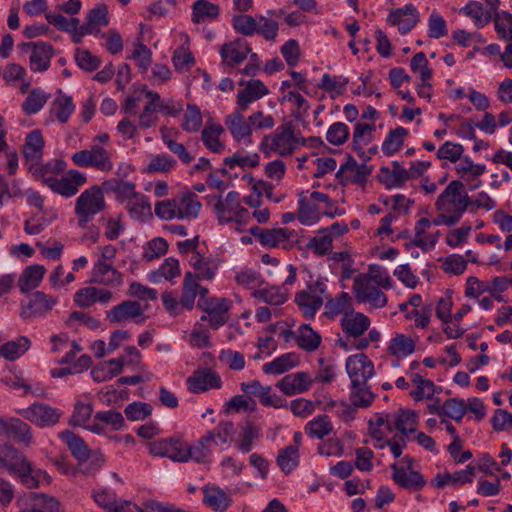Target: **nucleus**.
<instances>
[{
    "label": "nucleus",
    "instance_id": "1",
    "mask_svg": "<svg viewBox=\"0 0 512 512\" xmlns=\"http://www.w3.org/2000/svg\"><path fill=\"white\" fill-rule=\"evenodd\" d=\"M306 143L307 139L302 136L301 132L291 121H287L274 131L264 135L259 144V150L265 157H289Z\"/></svg>",
    "mask_w": 512,
    "mask_h": 512
},
{
    "label": "nucleus",
    "instance_id": "2",
    "mask_svg": "<svg viewBox=\"0 0 512 512\" xmlns=\"http://www.w3.org/2000/svg\"><path fill=\"white\" fill-rule=\"evenodd\" d=\"M2 471L17 476L28 488H36L40 483L50 482L46 472L34 470L25 455L8 444H0V472Z\"/></svg>",
    "mask_w": 512,
    "mask_h": 512
},
{
    "label": "nucleus",
    "instance_id": "3",
    "mask_svg": "<svg viewBox=\"0 0 512 512\" xmlns=\"http://www.w3.org/2000/svg\"><path fill=\"white\" fill-rule=\"evenodd\" d=\"M213 210L221 225L234 223L235 230L239 232L248 231V227L251 226L250 212L241 205L240 194L236 191L217 197Z\"/></svg>",
    "mask_w": 512,
    "mask_h": 512
},
{
    "label": "nucleus",
    "instance_id": "4",
    "mask_svg": "<svg viewBox=\"0 0 512 512\" xmlns=\"http://www.w3.org/2000/svg\"><path fill=\"white\" fill-rule=\"evenodd\" d=\"M104 191L103 186L93 185L76 198L74 213L78 227L86 228L96 215L105 210Z\"/></svg>",
    "mask_w": 512,
    "mask_h": 512
},
{
    "label": "nucleus",
    "instance_id": "5",
    "mask_svg": "<svg viewBox=\"0 0 512 512\" xmlns=\"http://www.w3.org/2000/svg\"><path fill=\"white\" fill-rule=\"evenodd\" d=\"M471 204L470 197L463 194V183L451 181L435 202L437 212H443L457 224Z\"/></svg>",
    "mask_w": 512,
    "mask_h": 512
},
{
    "label": "nucleus",
    "instance_id": "6",
    "mask_svg": "<svg viewBox=\"0 0 512 512\" xmlns=\"http://www.w3.org/2000/svg\"><path fill=\"white\" fill-rule=\"evenodd\" d=\"M248 232L265 247L290 250L299 242V233L287 227L274 226L261 228L257 225L248 227Z\"/></svg>",
    "mask_w": 512,
    "mask_h": 512
},
{
    "label": "nucleus",
    "instance_id": "7",
    "mask_svg": "<svg viewBox=\"0 0 512 512\" xmlns=\"http://www.w3.org/2000/svg\"><path fill=\"white\" fill-rule=\"evenodd\" d=\"M327 281L318 277L303 290L295 294L294 302L307 319H313L327 300Z\"/></svg>",
    "mask_w": 512,
    "mask_h": 512
},
{
    "label": "nucleus",
    "instance_id": "8",
    "mask_svg": "<svg viewBox=\"0 0 512 512\" xmlns=\"http://www.w3.org/2000/svg\"><path fill=\"white\" fill-rule=\"evenodd\" d=\"M87 183V177L84 173L71 169L61 178L44 177V184L54 193L63 197L70 198L75 196L79 188Z\"/></svg>",
    "mask_w": 512,
    "mask_h": 512
},
{
    "label": "nucleus",
    "instance_id": "9",
    "mask_svg": "<svg viewBox=\"0 0 512 512\" xmlns=\"http://www.w3.org/2000/svg\"><path fill=\"white\" fill-rule=\"evenodd\" d=\"M198 306L205 313L201 316V321H207L212 329H218L223 326L229 318L230 301L226 298H206L198 301Z\"/></svg>",
    "mask_w": 512,
    "mask_h": 512
},
{
    "label": "nucleus",
    "instance_id": "10",
    "mask_svg": "<svg viewBox=\"0 0 512 512\" xmlns=\"http://www.w3.org/2000/svg\"><path fill=\"white\" fill-rule=\"evenodd\" d=\"M72 161L79 167H93L102 172L113 169L110 153L100 145H93L90 149H83L72 155Z\"/></svg>",
    "mask_w": 512,
    "mask_h": 512
},
{
    "label": "nucleus",
    "instance_id": "11",
    "mask_svg": "<svg viewBox=\"0 0 512 512\" xmlns=\"http://www.w3.org/2000/svg\"><path fill=\"white\" fill-rule=\"evenodd\" d=\"M17 413L40 428L56 425L63 414L58 408L41 402H35Z\"/></svg>",
    "mask_w": 512,
    "mask_h": 512
},
{
    "label": "nucleus",
    "instance_id": "12",
    "mask_svg": "<svg viewBox=\"0 0 512 512\" xmlns=\"http://www.w3.org/2000/svg\"><path fill=\"white\" fill-rule=\"evenodd\" d=\"M57 303L58 297L36 291L30 294L25 302L21 303L20 316L23 319L45 317Z\"/></svg>",
    "mask_w": 512,
    "mask_h": 512
},
{
    "label": "nucleus",
    "instance_id": "13",
    "mask_svg": "<svg viewBox=\"0 0 512 512\" xmlns=\"http://www.w3.org/2000/svg\"><path fill=\"white\" fill-rule=\"evenodd\" d=\"M353 289L355 292L356 300L359 303L368 304L371 309H381L387 304V296L381 290L369 282L368 278L357 276L353 282Z\"/></svg>",
    "mask_w": 512,
    "mask_h": 512
},
{
    "label": "nucleus",
    "instance_id": "14",
    "mask_svg": "<svg viewBox=\"0 0 512 512\" xmlns=\"http://www.w3.org/2000/svg\"><path fill=\"white\" fill-rule=\"evenodd\" d=\"M244 112L246 110L236 107L233 112L225 117L224 124L235 142L248 146L253 143V130L249 117L245 118Z\"/></svg>",
    "mask_w": 512,
    "mask_h": 512
},
{
    "label": "nucleus",
    "instance_id": "15",
    "mask_svg": "<svg viewBox=\"0 0 512 512\" xmlns=\"http://www.w3.org/2000/svg\"><path fill=\"white\" fill-rule=\"evenodd\" d=\"M185 441L180 437H168L148 443L153 456L167 457L175 462H186Z\"/></svg>",
    "mask_w": 512,
    "mask_h": 512
},
{
    "label": "nucleus",
    "instance_id": "16",
    "mask_svg": "<svg viewBox=\"0 0 512 512\" xmlns=\"http://www.w3.org/2000/svg\"><path fill=\"white\" fill-rule=\"evenodd\" d=\"M23 50H30L29 68L34 73H42L49 69L54 56L52 45L43 42H31L22 44Z\"/></svg>",
    "mask_w": 512,
    "mask_h": 512
},
{
    "label": "nucleus",
    "instance_id": "17",
    "mask_svg": "<svg viewBox=\"0 0 512 512\" xmlns=\"http://www.w3.org/2000/svg\"><path fill=\"white\" fill-rule=\"evenodd\" d=\"M345 366L351 384H366L374 375L373 362L363 353L349 356Z\"/></svg>",
    "mask_w": 512,
    "mask_h": 512
},
{
    "label": "nucleus",
    "instance_id": "18",
    "mask_svg": "<svg viewBox=\"0 0 512 512\" xmlns=\"http://www.w3.org/2000/svg\"><path fill=\"white\" fill-rule=\"evenodd\" d=\"M340 325L346 336L344 340L351 344L352 341L358 340L364 335L369 329L371 321L365 314L351 310L342 316Z\"/></svg>",
    "mask_w": 512,
    "mask_h": 512
},
{
    "label": "nucleus",
    "instance_id": "19",
    "mask_svg": "<svg viewBox=\"0 0 512 512\" xmlns=\"http://www.w3.org/2000/svg\"><path fill=\"white\" fill-rule=\"evenodd\" d=\"M315 379L309 372L297 371L281 378L276 387L286 396L302 394L310 390Z\"/></svg>",
    "mask_w": 512,
    "mask_h": 512
},
{
    "label": "nucleus",
    "instance_id": "20",
    "mask_svg": "<svg viewBox=\"0 0 512 512\" xmlns=\"http://www.w3.org/2000/svg\"><path fill=\"white\" fill-rule=\"evenodd\" d=\"M390 469L392 470L393 481L401 488L409 491H419L426 484L424 477L418 471L409 467L393 463Z\"/></svg>",
    "mask_w": 512,
    "mask_h": 512
},
{
    "label": "nucleus",
    "instance_id": "21",
    "mask_svg": "<svg viewBox=\"0 0 512 512\" xmlns=\"http://www.w3.org/2000/svg\"><path fill=\"white\" fill-rule=\"evenodd\" d=\"M187 385L189 391L193 393H202L210 389H219L222 386L220 376L207 368L198 369L188 379Z\"/></svg>",
    "mask_w": 512,
    "mask_h": 512
},
{
    "label": "nucleus",
    "instance_id": "22",
    "mask_svg": "<svg viewBox=\"0 0 512 512\" xmlns=\"http://www.w3.org/2000/svg\"><path fill=\"white\" fill-rule=\"evenodd\" d=\"M387 21L393 26H397L401 34L410 32L419 21V12L412 4H407L402 8L395 9L388 15Z\"/></svg>",
    "mask_w": 512,
    "mask_h": 512
},
{
    "label": "nucleus",
    "instance_id": "23",
    "mask_svg": "<svg viewBox=\"0 0 512 512\" xmlns=\"http://www.w3.org/2000/svg\"><path fill=\"white\" fill-rule=\"evenodd\" d=\"M219 53L221 55L222 62L233 67L242 63L246 59L247 55L251 53V48L245 40L236 39L223 44Z\"/></svg>",
    "mask_w": 512,
    "mask_h": 512
},
{
    "label": "nucleus",
    "instance_id": "24",
    "mask_svg": "<svg viewBox=\"0 0 512 512\" xmlns=\"http://www.w3.org/2000/svg\"><path fill=\"white\" fill-rule=\"evenodd\" d=\"M91 282L109 287H119L123 284V274L113 264L94 263L91 270Z\"/></svg>",
    "mask_w": 512,
    "mask_h": 512
},
{
    "label": "nucleus",
    "instance_id": "25",
    "mask_svg": "<svg viewBox=\"0 0 512 512\" xmlns=\"http://www.w3.org/2000/svg\"><path fill=\"white\" fill-rule=\"evenodd\" d=\"M143 310L137 301L127 300L114 306L107 311V318L110 322L120 323L128 320H134L136 323L142 322Z\"/></svg>",
    "mask_w": 512,
    "mask_h": 512
},
{
    "label": "nucleus",
    "instance_id": "26",
    "mask_svg": "<svg viewBox=\"0 0 512 512\" xmlns=\"http://www.w3.org/2000/svg\"><path fill=\"white\" fill-rule=\"evenodd\" d=\"M202 492V503L215 512H225L232 504V498L219 486L206 485Z\"/></svg>",
    "mask_w": 512,
    "mask_h": 512
},
{
    "label": "nucleus",
    "instance_id": "27",
    "mask_svg": "<svg viewBox=\"0 0 512 512\" xmlns=\"http://www.w3.org/2000/svg\"><path fill=\"white\" fill-rule=\"evenodd\" d=\"M269 93L267 86L258 79L249 80L244 89L238 91L237 107L241 110H248L249 105Z\"/></svg>",
    "mask_w": 512,
    "mask_h": 512
},
{
    "label": "nucleus",
    "instance_id": "28",
    "mask_svg": "<svg viewBox=\"0 0 512 512\" xmlns=\"http://www.w3.org/2000/svg\"><path fill=\"white\" fill-rule=\"evenodd\" d=\"M416 348L415 341L408 335L397 333L387 344L386 351L390 356L397 360L393 362V366H399V359H403L414 353Z\"/></svg>",
    "mask_w": 512,
    "mask_h": 512
},
{
    "label": "nucleus",
    "instance_id": "29",
    "mask_svg": "<svg viewBox=\"0 0 512 512\" xmlns=\"http://www.w3.org/2000/svg\"><path fill=\"white\" fill-rule=\"evenodd\" d=\"M188 261L194 272L185 274H190L195 283H199L200 280L210 281L214 278L217 266L211 260L201 256L200 253H194L190 255Z\"/></svg>",
    "mask_w": 512,
    "mask_h": 512
},
{
    "label": "nucleus",
    "instance_id": "30",
    "mask_svg": "<svg viewBox=\"0 0 512 512\" xmlns=\"http://www.w3.org/2000/svg\"><path fill=\"white\" fill-rule=\"evenodd\" d=\"M208 293L207 288L195 283L190 274H185L182 295L179 299L184 310H192L196 297L199 296V300H204Z\"/></svg>",
    "mask_w": 512,
    "mask_h": 512
},
{
    "label": "nucleus",
    "instance_id": "31",
    "mask_svg": "<svg viewBox=\"0 0 512 512\" xmlns=\"http://www.w3.org/2000/svg\"><path fill=\"white\" fill-rule=\"evenodd\" d=\"M173 199L176 202L179 220H191L198 216L202 205L195 193L187 192Z\"/></svg>",
    "mask_w": 512,
    "mask_h": 512
},
{
    "label": "nucleus",
    "instance_id": "32",
    "mask_svg": "<svg viewBox=\"0 0 512 512\" xmlns=\"http://www.w3.org/2000/svg\"><path fill=\"white\" fill-rule=\"evenodd\" d=\"M455 170L463 180L474 182L469 189L475 190L481 186V181L477 179L485 172L486 167L482 164H475L469 157H464L457 163Z\"/></svg>",
    "mask_w": 512,
    "mask_h": 512
},
{
    "label": "nucleus",
    "instance_id": "33",
    "mask_svg": "<svg viewBox=\"0 0 512 512\" xmlns=\"http://www.w3.org/2000/svg\"><path fill=\"white\" fill-rule=\"evenodd\" d=\"M224 134L222 125L207 122L201 131V140L204 146L213 153H221L225 150V144L220 137Z\"/></svg>",
    "mask_w": 512,
    "mask_h": 512
},
{
    "label": "nucleus",
    "instance_id": "34",
    "mask_svg": "<svg viewBox=\"0 0 512 512\" xmlns=\"http://www.w3.org/2000/svg\"><path fill=\"white\" fill-rule=\"evenodd\" d=\"M103 189L107 192H113L116 200L126 205L138 193L135 190V184L129 181H123L116 178L104 181Z\"/></svg>",
    "mask_w": 512,
    "mask_h": 512
},
{
    "label": "nucleus",
    "instance_id": "35",
    "mask_svg": "<svg viewBox=\"0 0 512 512\" xmlns=\"http://www.w3.org/2000/svg\"><path fill=\"white\" fill-rule=\"evenodd\" d=\"M191 9V20L196 24L212 22L218 18L220 13L219 6L208 0H196Z\"/></svg>",
    "mask_w": 512,
    "mask_h": 512
},
{
    "label": "nucleus",
    "instance_id": "36",
    "mask_svg": "<svg viewBox=\"0 0 512 512\" xmlns=\"http://www.w3.org/2000/svg\"><path fill=\"white\" fill-rule=\"evenodd\" d=\"M181 274L179 261L173 257L164 260L162 265L148 273L147 278L151 283L158 284L163 280L171 281Z\"/></svg>",
    "mask_w": 512,
    "mask_h": 512
},
{
    "label": "nucleus",
    "instance_id": "37",
    "mask_svg": "<svg viewBox=\"0 0 512 512\" xmlns=\"http://www.w3.org/2000/svg\"><path fill=\"white\" fill-rule=\"evenodd\" d=\"M75 111V104L71 96L58 91L54 101L51 104L50 113L60 123H66Z\"/></svg>",
    "mask_w": 512,
    "mask_h": 512
},
{
    "label": "nucleus",
    "instance_id": "38",
    "mask_svg": "<svg viewBox=\"0 0 512 512\" xmlns=\"http://www.w3.org/2000/svg\"><path fill=\"white\" fill-rule=\"evenodd\" d=\"M392 166V169L388 167L381 168V181L388 188L402 187L408 180H410L408 170L402 167L398 161H393Z\"/></svg>",
    "mask_w": 512,
    "mask_h": 512
},
{
    "label": "nucleus",
    "instance_id": "39",
    "mask_svg": "<svg viewBox=\"0 0 512 512\" xmlns=\"http://www.w3.org/2000/svg\"><path fill=\"white\" fill-rule=\"evenodd\" d=\"M321 335L312 329L309 324H302L296 331V343L302 350L313 352L317 350L321 344Z\"/></svg>",
    "mask_w": 512,
    "mask_h": 512
},
{
    "label": "nucleus",
    "instance_id": "40",
    "mask_svg": "<svg viewBox=\"0 0 512 512\" xmlns=\"http://www.w3.org/2000/svg\"><path fill=\"white\" fill-rule=\"evenodd\" d=\"M234 434V425L231 421H221L219 424L206 435L204 440L212 446H229Z\"/></svg>",
    "mask_w": 512,
    "mask_h": 512
},
{
    "label": "nucleus",
    "instance_id": "41",
    "mask_svg": "<svg viewBox=\"0 0 512 512\" xmlns=\"http://www.w3.org/2000/svg\"><path fill=\"white\" fill-rule=\"evenodd\" d=\"M410 380L415 388L410 392L415 401L431 399L436 392L437 387L430 379L425 378L419 373H410Z\"/></svg>",
    "mask_w": 512,
    "mask_h": 512
},
{
    "label": "nucleus",
    "instance_id": "42",
    "mask_svg": "<svg viewBox=\"0 0 512 512\" xmlns=\"http://www.w3.org/2000/svg\"><path fill=\"white\" fill-rule=\"evenodd\" d=\"M298 363V355L291 352L280 355L271 362L265 363L262 369L266 374L279 375L293 369Z\"/></svg>",
    "mask_w": 512,
    "mask_h": 512
},
{
    "label": "nucleus",
    "instance_id": "43",
    "mask_svg": "<svg viewBox=\"0 0 512 512\" xmlns=\"http://www.w3.org/2000/svg\"><path fill=\"white\" fill-rule=\"evenodd\" d=\"M44 139L39 130H33L25 139L23 156L27 161H39L43 155Z\"/></svg>",
    "mask_w": 512,
    "mask_h": 512
},
{
    "label": "nucleus",
    "instance_id": "44",
    "mask_svg": "<svg viewBox=\"0 0 512 512\" xmlns=\"http://www.w3.org/2000/svg\"><path fill=\"white\" fill-rule=\"evenodd\" d=\"M125 208L130 217L135 220H145L152 216L150 199L139 192L125 205Z\"/></svg>",
    "mask_w": 512,
    "mask_h": 512
},
{
    "label": "nucleus",
    "instance_id": "45",
    "mask_svg": "<svg viewBox=\"0 0 512 512\" xmlns=\"http://www.w3.org/2000/svg\"><path fill=\"white\" fill-rule=\"evenodd\" d=\"M46 272V269L42 265H31L28 266L22 273L18 286L22 293H27L37 288Z\"/></svg>",
    "mask_w": 512,
    "mask_h": 512
},
{
    "label": "nucleus",
    "instance_id": "46",
    "mask_svg": "<svg viewBox=\"0 0 512 512\" xmlns=\"http://www.w3.org/2000/svg\"><path fill=\"white\" fill-rule=\"evenodd\" d=\"M459 13L471 18L477 28H483L492 18L491 10L485 9L478 1L468 2L459 10Z\"/></svg>",
    "mask_w": 512,
    "mask_h": 512
},
{
    "label": "nucleus",
    "instance_id": "47",
    "mask_svg": "<svg viewBox=\"0 0 512 512\" xmlns=\"http://www.w3.org/2000/svg\"><path fill=\"white\" fill-rule=\"evenodd\" d=\"M252 295L255 299L272 306L282 305L288 299L287 289L278 286L254 290Z\"/></svg>",
    "mask_w": 512,
    "mask_h": 512
},
{
    "label": "nucleus",
    "instance_id": "48",
    "mask_svg": "<svg viewBox=\"0 0 512 512\" xmlns=\"http://www.w3.org/2000/svg\"><path fill=\"white\" fill-rule=\"evenodd\" d=\"M56 216L54 211H38L24 222V231L29 235H38L52 223Z\"/></svg>",
    "mask_w": 512,
    "mask_h": 512
},
{
    "label": "nucleus",
    "instance_id": "49",
    "mask_svg": "<svg viewBox=\"0 0 512 512\" xmlns=\"http://www.w3.org/2000/svg\"><path fill=\"white\" fill-rule=\"evenodd\" d=\"M408 134L409 131L401 126L390 130L382 143V152L386 156H391L397 153L402 148Z\"/></svg>",
    "mask_w": 512,
    "mask_h": 512
},
{
    "label": "nucleus",
    "instance_id": "50",
    "mask_svg": "<svg viewBox=\"0 0 512 512\" xmlns=\"http://www.w3.org/2000/svg\"><path fill=\"white\" fill-rule=\"evenodd\" d=\"M370 172V169H368L366 165H358L356 161L351 160L340 166L336 173V177L342 179L344 174H347V179L358 184H363L366 182Z\"/></svg>",
    "mask_w": 512,
    "mask_h": 512
},
{
    "label": "nucleus",
    "instance_id": "51",
    "mask_svg": "<svg viewBox=\"0 0 512 512\" xmlns=\"http://www.w3.org/2000/svg\"><path fill=\"white\" fill-rule=\"evenodd\" d=\"M84 24L93 31L94 36H98L101 28L109 24L107 6L105 4H97L88 12Z\"/></svg>",
    "mask_w": 512,
    "mask_h": 512
},
{
    "label": "nucleus",
    "instance_id": "52",
    "mask_svg": "<svg viewBox=\"0 0 512 512\" xmlns=\"http://www.w3.org/2000/svg\"><path fill=\"white\" fill-rule=\"evenodd\" d=\"M60 438L79 461H85L88 459L90 450L82 438L69 430L62 431L60 433Z\"/></svg>",
    "mask_w": 512,
    "mask_h": 512
},
{
    "label": "nucleus",
    "instance_id": "53",
    "mask_svg": "<svg viewBox=\"0 0 512 512\" xmlns=\"http://www.w3.org/2000/svg\"><path fill=\"white\" fill-rule=\"evenodd\" d=\"M177 167V161L170 155L151 154L148 157L145 171L148 173H167Z\"/></svg>",
    "mask_w": 512,
    "mask_h": 512
},
{
    "label": "nucleus",
    "instance_id": "54",
    "mask_svg": "<svg viewBox=\"0 0 512 512\" xmlns=\"http://www.w3.org/2000/svg\"><path fill=\"white\" fill-rule=\"evenodd\" d=\"M23 197L22 181L17 178L8 180L0 174V206H3L10 199Z\"/></svg>",
    "mask_w": 512,
    "mask_h": 512
},
{
    "label": "nucleus",
    "instance_id": "55",
    "mask_svg": "<svg viewBox=\"0 0 512 512\" xmlns=\"http://www.w3.org/2000/svg\"><path fill=\"white\" fill-rule=\"evenodd\" d=\"M31 342L26 336H20L16 340L8 341L0 347V356L13 361L20 358L29 348Z\"/></svg>",
    "mask_w": 512,
    "mask_h": 512
},
{
    "label": "nucleus",
    "instance_id": "56",
    "mask_svg": "<svg viewBox=\"0 0 512 512\" xmlns=\"http://www.w3.org/2000/svg\"><path fill=\"white\" fill-rule=\"evenodd\" d=\"M333 430V425L327 415H319L305 425V433L316 439H323Z\"/></svg>",
    "mask_w": 512,
    "mask_h": 512
},
{
    "label": "nucleus",
    "instance_id": "57",
    "mask_svg": "<svg viewBox=\"0 0 512 512\" xmlns=\"http://www.w3.org/2000/svg\"><path fill=\"white\" fill-rule=\"evenodd\" d=\"M50 98V94L41 88L32 89L25 101L22 103V110L27 115L38 113Z\"/></svg>",
    "mask_w": 512,
    "mask_h": 512
},
{
    "label": "nucleus",
    "instance_id": "58",
    "mask_svg": "<svg viewBox=\"0 0 512 512\" xmlns=\"http://www.w3.org/2000/svg\"><path fill=\"white\" fill-rule=\"evenodd\" d=\"M6 437L13 438L19 443L29 445L32 442L31 428L26 422L19 418H10Z\"/></svg>",
    "mask_w": 512,
    "mask_h": 512
},
{
    "label": "nucleus",
    "instance_id": "59",
    "mask_svg": "<svg viewBox=\"0 0 512 512\" xmlns=\"http://www.w3.org/2000/svg\"><path fill=\"white\" fill-rule=\"evenodd\" d=\"M395 416L396 420H394V423H397V431L401 433L400 436L406 438L408 434L416 431L418 415L415 411L400 409L395 413Z\"/></svg>",
    "mask_w": 512,
    "mask_h": 512
},
{
    "label": "nucleus",
    "instance_id": "60",
    "mask_svg": "<svg viewBox=\"0 0 512 512\" xmlns=\"http://www.w3.org/2000/svg\"><path fill=\"white\" fill-rule=\"evenodd\" d=\"M320 210L318 205L310 202L304 196L298 200V219L304 225H312L320 219Z\"/></svg>",
    "mask_w": 512,
    "mask_h": 512
},
{
    "label": "nucleus",
    "instance_id": "61",
    "mask_svg": "<svg viewBox=\"0 0 512 512\" xmlns=\"http://www.w3.org/2000/svg\"><path fill=\"white\" fill-rule=\"evenodd\" d=\"M349 79L343 75H330L325 73L322 75L318 87L328 93L341 95L344 93Z\"/></svg>",
    "mask_w": 512,
    "mask_h": 512
},
{
    "label": "nucleus",
    "instance_id": "62",
    "mask_svg": "<svg viewBox=\"0 0 512 512\" xmlns=\"http://www.w3.org/2000/svg\"><path fill=\"white\" fill-rule=\"evenodd\" d=\"M260 157L257 153L236 152L224 159V164L230 169L240 167L242 169L254 168L259 165Z\"/></svg>",
    "mask_w": 512,
    "mask_h": 512
},
{
    "label": "nucleus",
    "instance_id": "63",
    "mask_svg": "<svg viewBox=\"0 0 512 512\" xmlns=\"http://www.w3.org/2000/svg\"><path fill=\"white\" fill-rule=\"evenodd\" d=\"M375 131V125L359 122L355 125L353 131V148L362 151L363 147L372 141V133Z\"/></svg>",
    "mask_w": 512,
    "mask_h": 512
},
{
    "label": "nucleus",
    "instance_id": "64",
    "mask_svg": "<svg viewBox=\"0 0 512 512\" xmlns=\"http://www.w3.org/2000/svg\"><path fill=\"white\" fill-rule=\"evenodd\" d=\"M495 31L498 38L508 42H512V15L502 11L494 17Z\"/></svg>",
    "mask_w": 512,
    "mask_h": 512
}]
</instances>
